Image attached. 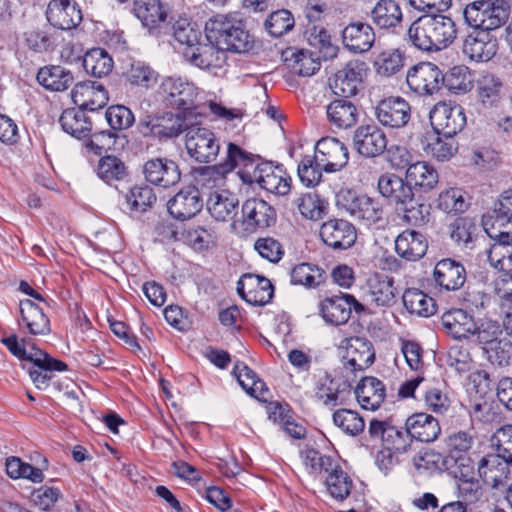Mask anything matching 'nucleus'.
I'll use <instances>...</instances> for the list:
<instances>
[{
	"label": "nucleus",
	"mask_w": 512,
	"mask_h": 512,
	"mask_svg": "<svg viewBox=\"0 0 512 512\" xmlns=\"http://www.w3.org/2000/svg\"><path fill=\"white\" fill-rule=\"evenodd\" d=\"M457 29L452 18L440 14H425L414 20L407 30L408 41L424 52L440 51L456 38Z\"/></svg>",
	"instance_id": "1"
},
{
	"label": "nucleus",
	"mask_w": 512,
	"mask_h": 512,
	"mask_svg": "<svg viewBox=\"0 0 512 512\" xmlns=\"http://www.w3.org/2000/svg\"><path fill=\"white\" fill-rule=\"evenodd\" d=\"M205 38L226 52L247 53L254 46V37L246 23L236 14H217L205 23Z\"/></svg>",
	"instance_id": "2"
},
{
	"label": "nucleus",
	"mask_w": 512,
	"mask_h": 512,
	"mask_svg": "<svg viewBox=\"0 0 512 512\" xmlns=\"http://www.w3.org/2000/svg\"><path fill=\"white\" fill-rule=\"evenodd\" d=\"M463 16L475 30L490 32L508 19V5L504 0H476L466 5Z\"/></svg>",
	"instance_id": "3"
},
{
	"label": "nucleus",
	"mask_w": 512,
	"mask_h": 512,
	"mask_svg": "<svg viewBox=\"0 0 512 512\" xmlns=\"http://www.w3.org/2000/svg\"><path fill=\"white\" fill-rule=\"evenodd\" d=\"M189 126L180 113L165 112L150 114L141 117L137 123V132L144 138H151L159 142L177 138Z\"/></svg>",
	"instance_id": "4"
},
{
	"label": "nucleus",
	"mask_w": 512,
	"mask_h": 512,
	"mask_svg": "<svg viewBox=\"0 0 512 512\" xmlns=\"http://www.w3.org/2000/svg\"><path fill=\"white\" fill-rule=\"evenodd\" d=\"M238 174L244 183H257L262 189L276 195L284 196L291 188V178L284 176L279 166L274 167L269 162L257 163L253 170L246 169Z\"/></svg>",
	"instance_id": "5"
},
{
	"label": "nucleus",
	"mask_w": 512,
	"mask_h": 512,
	"mask_svg": "<svg viewBox=\"0 0 512 512\" xmlns=\"http://www.w3.org/2000/svg\"><path fill=\"white\" fill-rule=\"evenodd\" d=\"M157 96L167 108L187 111L195 107L197 87L180 77H166L157 89Z\"/></svg>",
	"instance_id": "6"
},
{
	"label": "nucleus",
	"mask_w": 512,
	"mask_h": 512,
	"mask_svg": "<svg viewBox=\"0 0 512 512\" xmlns=\"http://www.w3.org/2000/svg\"><path fill=\"white\" fill-rule=\"evenodd\" d=\"M185 146L189 156L200 163L214 161L220 150L215 134L210 129L197 125L189 126Z\"/></svg>",
	"instance_id": "7"
},
{
	"label": "nucleus",
	"mask_w": 512,
	"mask_h": 512,
	"mask_svg": "<svg viewBox=\"0 0 512 512\" xmlns=\"http://www.w3.org/2000/svg\"><path fill=\"white\" fill-rule=\"evenodd\" d=\"M374 114L383 127L401 129L410 122L412 108L406 99L400 96H389L377 103Z\"/></svg>",
	"instance_id": "8"
},
{
	"label": "nucleus",
	"mask_w": 512,
	"mask_h": 512,
	"mask_svg": "<svg viewBox=\"0 0 512 512\" xmlns=\"http://www.w3.org/2000/svg\"><path fill=\"white\" fill-rule=\"evenodd\" d=\"M433 130L444 137H454L466 125V115L460 105L438 103L430 112Z\"/></svg>",
	"instance_id": "9"
},
{
	"label": "nucleus",
	"mask_w": 512,
	"mask_h": 512,
	"mask_svg": "<svg viewBox=\"0 0 512 512\" xmlns=\"http://www.w3.org/2000/svg\"><path fill=\"white\" fill-rule=\"evenodd\" d=\"M361 313L365 307L353 295L340 293L321 302L320 311L323 319L332 325H342L349 321L352 311Z\"/></svg>",
	"instance_id": "10"
},
{
	"label": "nucleus",
	"mask_w": 512,
	"mask_h": 512,
	"mask_svg": "<svg viewBox=\"0 0 512 512\" xmlns=\"http://www.w3.org/2000/svg\"><path fill=\"white\" fill-rule=\"evenodd\" d=\"M365 75V63L359 60L347 62L330 79V88L334 95L351 98L359 92Z\"/></svg>",
	"instance_id": "11"
},
{
	"label": "nucleus",
	"mask_w": 512,
	"mask_h": 512,
	"mask_svg": "<svg viewBox=\"0 0 512 512\" xmlns=\"http://www.w3.org/2000/svg\"><path fill=\"white\" fill-rule=\"evenodd\" d=\"M245 231L253 233L273 226L277 221L275 208L263 199L249 198L241 208Z\"/></svg>",
	"instance_id": "12"
},
{
	"label": "nucleus",
	"mask_w": 512,
	"mask_h": 512,
	"mask_svg": "<svg viewBox=\"0 0 512 512\" xmlns=\"http://www.w3.org/2000/svg\"><path fill=\"white\" fill-rule=\"evenodd\" d=\"M443 73L431 62H421L409 69L406 82L419 95H433L441 89Z\"/></svg>",
	"instance_id": "13"
},
{
	"label": "nucleus",
	"mask_w": 512,
	"mask_h": 512,
	"mask_svg": "<svg viewBox=\"0 0 512 512\" xmlns=\"http://www.w3.org/2000/svg\"><path fill=\"white\" fill-rule=\"evenodd\" d=\"M203 208V199L197 186L182 187L167 202L169 214L178 221L194 218Z\"/></svg>",
	"instance_id": "14"
},
{
	"label": "nucleus",
	"mask_w": 512,
	"mask_h": 512,
	"mask_svg": "<svg viewBox=\"0 0 512 512\" xmlns=\"http://www.w3.org/2000/svg\"><path fill=\"white\" fill-rule=\"evenodd\" d=\"M314 156L317 164L327 173L340 171L349 160L347 147L332 137L322 138L316 143Z\"/></svg>",
	"instance_id": "15"
},
{
	"label": "nucleus",
	"mask_w": 512,
	"mask_h": 512,
	"mask_svg": "<svg viewBox=\"0 0 512 512\" xmlns=\"http://www.w3.org/2000/svg\"><path fill=\"white\" fill-rule=\"evenodd\" d=\"M237 292L247 303L264 306L273 298L274 287L268 278L246 273L237 282Z\"/></svg>",
	"instance_id": "16"
},
{
	"label": "nucleus",
	"mask_w": 512,
	"mask_h": 512,
	"mask_svg": "<svg viewBox=\"0 0 512 512\" xmlns=\"http://www.w3.org/2000/svg\"><path fill=\"white\" fill-rule=\"evenodd\" d=\"M353 146L365 158L382 155L387 148V136L376 124L359 126L353 134Z\"/></svg>",
	"instance_id": "17"
},
{
	"label": "nucleus",
	"mask_w": 512,
	"mask_h": 512,
	"mask_svg": "<svg viewBox=\"0 0 512 512\" xmlns=\"http://www.w3.org/2000/svg\"><path fill=\"white\" fill-rule=\"evenodd\" d=\"M147 182L162 188H170L181 180V171L176 161L167 157L149 159L143 166Z\"/></svg>",
	"instance_id": "18"
},
{
	"label": "nucleus",
	"mask_w": 512,
	"mask_h": 512,
	"mask_svg": "<svg viewBox=\"0 0 512 512\" xmlns=\"http://www.w3.org/2000/svg\"><path fill=\"white\" fill-rule=\"evenodd\" d=\"M322 241L332 249L345 250L350 248L357 239L355 226L344 219H330L320 228Z\"/></svg>",
	"instance_id": "19"
},
{
	"label": "nucleus",
	"mask_w": 512,
	"mask_h": 512,
	"mask_svg": "<svg viewBox=\"0 0 512 512\" xmlns=\"http://www.w3.org/2000/svg\"><path fill=\"white\" fill-rule=\"evenodd\" d=\"M375 361L372 343L366 338L353 337L347 340L342 363L345 369L355 373L370 367Z\"/></svg>",
	"instance_id": "20"
},
{
	"label": "nucleus",
	"mask_w": 512,
	"mask_h": 512,
	"mask_svg": "<svg viewBox=\"0 0 512 512\" xmlns=\"http://www.w3.org/2000/svg\"><path fill=\"white\" fill-rule=\"evenodd\" d=\"M134 13L152 34H160L170 17L160 0H134Z\"/></svg>",
	"instance_id": "21"
},
{
	"label": "nucleus",
	"mask_w": 512,
	"mask_h": 512,
	"mask_svg": "<svg viewBox=\"0 0 512 512\" xmlns=\"http://www.w3.org/2000/svg\"><path fill=\"white\" fill-rule=\"evenodd\" d=\"M489 237L494 241L488 250V261L492 267L499 271L512 270V230H487Z\"/></svg>",
	"instance_id": "22"
},
{
	"label": "nucleus",
	"mask_w": 512,
	"mask_h": 512,
	"mask_svg": "<svg viewBox=\"0 0 512 512\" xmlns=\"http://www.w3.org/2000/svg\"><path fill=\"white\" fill-rule=\"evenodd\" d=\"M73 103L86 112H96L105 106L108 93L103 85L94 81H83L75 84L71 91Z\"/></svg>",
	"instance_id": "23"
},
{
	"label": "nucleus",
	"mask_w": 512,
	"mask_h": 512,
	"mask_svg": "<svg viewBox=\"0 0 512 512\" xmlns=\"http://www.w3.org/2000/svg\"><path fill=\"white\" fill-rule=\"evenodd\" d=\"M377 189L382 197L395 206V209L401 204L409 203L414 196L413 188L406 178L389 172L379 176Z\"/></svg>",
	"instance_id": "24"
},
{
	"label": "nucleus",
	"mask_w": 512,
	"mask_h": 512,
	"mask_svg": "<svg viewBox=\"0 0 512 512\" xmlns=\"http://www.w3.org/2000/svg\"><path fill=\"white\" fill-rule=\"evenodd\" d=\"M48 22L62 30H70L82 21V12L74 0H51L47 6Z\"/></svg>",
	"instance_id": "25"
},
{
	"label": "nucleus",
	"mask_w": 512,
	"mask_h": 512,
	"mask_svg": "<svg viewBox=\"0 0 512 512\" xmlns=\"http://www.w3.org/2000/svg\"><path fill=\"white\" fill-rule=\"evenodd\" d=\"M341 36L344 47L355 54L368 52L376 40L374 28L362 21H354L346 25Z\"/></svg>",
	"instance_id": "26"
},
{
	"label": "nucleus",
	"mask_w": 512,
	"mask_h": 512,
	"mask_svg": "<svg viewBox=\"0 0 512 512\" xmlns=\"http://www.w3.org/2000/svg\"><path fill=\"white\" fill-rule=\"evenodd\" d=\"M498 42L496 37L485 30H475L470 33L463 43V53L470 60L487 62L497 52Z\"/></svg>",
	"instance_id": "27"
},
{
	"label": "nucleus",
	"mask_w": 512,
	"mask_h": 512,
	"mask_svg": "<svg viewBox=\"0 0 512 512\" xmlns=\"http://www.w3.org/2000/svg\"><path fill=\"white\" fill-rule=\"evenodd\" d=\"M475 94L482 109H496L505 97L503 81L492 73H485L476 80Z\"/></svg>",
	"instance_id": "28"
},
{
	"label": "nucleus",
	"mask_w": 512,
	"mask_h": 512,
	"mask_svg": "<svg viewBox=\"0 0 512 512\" xmlns=\"http://www.w3.org/2000/svg\"><path fill=\"white\" fill-rule=\"evenodd\" d=\"M511 465L498 454H488L478 463V474L492 488L505 486L510 480Z\"/></svg>",
	"instance_id": "29"
},
{
	"label": "nucleus",
	"mask_w": 512,
	"mask_h": 512,
	"mask_svg": "<svg viewBox=\"0 0 512 512\" xmlns=\"http://www.w3.org/2000/svg\"><path fill=\"white\" fill-rule=\"evenodd\" d=\"M435 283L447 291L460 289L466 281V270L463 264L451 258L438 261L434 267Z\"/></svg>",
	"instance_id": "30"
},
{
	"label": "nucleus",
	"mask_w": 512,
	"mask_h": 512,
	"mask_svg": "<svg viewBox=\"0 0 512 512\" xmlns=\"http://www.w3.org/2000/svg\"><path fill=\"white\" fill-rule=\"evenodd\" d=\"M443 330L456 340L466 339L474 335L477 323L474 317L463 309H451L441 316Z\"/></svg>",
	"instance_id": "31"
},
{
	"label": "nucleus",
	"mask_w": 512,
	"mask_h": 512,
	"mask_svg": "<svg viewBox=\"0 0 512 512\" xmlns=\"http://www.w3.org/2000/svg\"><path fill=\"white\" fill-rule=\"evenodd\" d=\"M354 394L363 409L375 411L385 400L386 388L378 378L366 376L359 381Z\"/></svg>",
	"instance_id": "32"
},
{
	"label": "nucleus",
	"mask_w": 512,
	"mask_h": 512,
	"mask_svg": "<svg viewBox=\"0 0 512 512\" xmlns=\"http://www.w3.org/2000/svg\"><path fill=\"white\" fill-rule=\"evenodd\" d=\"M161 33L170 34L180 44L186 48H192L202 39V32L199 26L189 18L170 16Z\"/></svg>",
	"instance_id": "33"
},
{
	"label": "nucleus",
	"mask_w": 512,
	"mask_h": 512,
	"mask_svg": "<svg viewBox=\"0 0 512 512\" xmlns=\"http://www.w3.org/2000/svg\"><path fill=\"white\" fill-rule=\"evenodd\" d=\"M396 293L392 277L375 273L367 280L366 296L376 306H392L396 302Z\"/></svg>",
	"instance_id": "34"
},
{
	"label": "nucleus",
	"mask_w": 512,
	"mask_h": 512,
	"mask_svg": "<svg viewBox=\"0 0 512 512\" xmlns=\"http://www.w3.org/2000/svg\"><path fill=\"white\" fill-rule=\"evenodd\" d=\"M428 249L426 237L415 230L407 229L395 239V251L403 259L417 261L425 256Z\"/></svg>",
	"instance_id": "35"
},
{
	"label": "nucleus",
	"mask_w": 512,
	"mask_h": 512,
	"mask_svg": "<svg viewBox=\"0 0 512 512\" xmlns=\"http://www.w3.org/2000/svg\"><path fill=\"white\" fill-rule=\"evenodd\" d=\"M349 98L339 97L326 107L328 122L338 129H348L354 126L359 117L357 106Z\"/></svg>",
	"instance_id": "36"
},
{
	"label": "nucleus",
	"mask_w": 512,
	"mask_h": 512,
	"mask_svg": "<svg viewBox=\"0 0 512 512\" xmlns=\"http://www.w3.org/2000/svg\"><path fill=\"white\" fill-rule=\"evenodd\" d=\"M239 200L228 190L214 191L207 200V209L217 221L232 220L238 213Z\"/></svg>",
	"instance_id": "37"
},
{
	"label": "nucleus",
	"mask_w": 512,
	"mask_h": 512,
	"mask_svg": "<svg viewBox=\"0 0 512 512\" xmlns=\"http://www.w3.org/2000/svg\"><path fill=\"white\" fill-rule=\"evenodd\" d=\"M405 426L413 439L420 442H433L441 433L438 420L430 414L420 412L407 418Z\"/></svg>",
	"instance_id": "38"
},
{
	"label": "nucleus",
	"mask_w": 512,
	"mask_h": 512,
	"mask_svg": "<svg viewBox=\"0 0 512 512\" xmlns=\"http://www.w3.org/2000/svg\"><path fill=\"white\" fill-rule=\"evenodd\" d=\"M372 23L379 30H392L402 22L403 15L395 0H379L369 12Z\"/></svg>",
	"instance_id": "39"
},
{
	"label": "nucleus",
	"mask_w": 512,
	"mask_h": 512,
	"mask_svg": "<svg viewBox=\"0 0 512 512\" xmlns=\"http://www.w3.org/2000/svg\"><path fill=\"white\" fill-rule=\"evenodd\" d=\"M19 307L21 321L31 335H47L50 333V321L42 308L30 299L21 300Z\"/></svg>",
	"instance_id": "40"
},
{
	"label": "nucleus",
	"mask_w": 512,
	"mask_h": 512,
	"mask_svg": "<svg viewBox=\"0 0 512 512\" xmlns=\"http://www.w3.org/2000/svg\"><path fill=\"white\" fill-rule=\"evenodd\" d=\"M405 176L413 190L424 193L434 189L439 182L437 170L425 161H417L409 166Z\"/></svg>",
	"instance_id": "41"
},
{
	"label": "nucleus",
	"mask_w": 512,
	"mask_h": 512,
	"mask_svg": "<svg viewBox=\"0 0 512 512\" xmlns=\"http://www.w3.org/2000/svg\"><path fill=\"white\" fill-rule=\"evenodd\" d=\"M36 78L45 89L55 92L65 91L74 83L71 71L60 65L40 68Z\"/></svg>",
	"instance_id": "42"
},
{
	"label": "nucleus",
	"mask_w": 512,
	"mask_h": 512,
	"mask_svg": "<svg viewBox=\"0 0 512 512\" xmlns=\"http://www.w3.org/2000/svg\"><path fill=\"white\" fill-rule=\"evenodd\" d=\"M226 52L217 45L198 41L192 48H185L183 54L188 61L199 68H210L220 65V56Z\"/></svg>",
	"instance_id": "43"
},
{
	"label": "nucleus",
	"mask_w": 512,
	"mask_h": 512,
	"mask_svg": "<svg viewBox=\"0 0 512 512\" xmlns=\"http://www.w3.org/2000/svg\"><path fill=\"white\" fill-rule=\"evenodd\" d=\"M59 123L66 133L78 139L89 136L92 131L91 118L86 111L79 108L64 110L59 118Z\"/></svg>",
	"instance_id": "44"
},
{
	"label": "nucleus",
	"mask_w": 512,
	"mask_h": 512,
	"mask_svg": "<svg viewBox=\"0 0 512 512\" xmlns=\"http://www.w3.org/2000/svg\"><path fill=\"white\" fill-rule=\"evenodd\" d=\"M283 55L293 73L299 76H312L321 67L319 57H314L313 53L309 51L289 48Z\"/></svg>",
	"instance_id": "45"
},
{
	"label": "nucleus",
	"mask_w": 512,
	"mask_h": 512,
	"mask_svg": "<svg viewBox=\"0 0 512 512\" xmlns=\"http://www.w3.org/2000/svg\"><path fill=\"white\" fill-rule=\"evenodd\" d=\"M349 388L348 381L337 383L330 373L325 372L316 384L315 396L324 405L334 407L343 403V401H339L340 395Z\"/></svg>",
	"instance_id": "46"
},
{
	"label": "nucleus",
	"mask_w": 512,
	"mask_h": 512,
	"mask_svg": "<svg viewBox=\"0 0 512 512\" xmlns=\"http://www.w3.org/2000/svg\"><path fill=\"white\" fill-rule=\"evenodd\" d=\"M82 64L87 74L102 78L112 71L114 61L105 49L95 47L84 54Z\"/></svg>",
	"instance_id": "47"
},
{
	"label": "nucleus",
	"mask_w": 512,
	"mask_h": 512,
	"mask_svg": "<svg viewBox=\"0 0 512 512\" xmlns=\"http://www.w3.org/2000/svg\"><path fill=\"white\" fill-rule=\"evenodd\" d=\"M291 284L314 289L326 280L325 271L316 264L303 262L295 265L290 272Z\"/></svg>",
	"instance_id": "48"
},
{
	"label": "nucleus",
	"mask_w": 512,
	"mask_h": 512,
	"mask_svg": "<svg viewBox=\"0 0 512 512\" xmlns=\"http://www.w3.org/2000/svg\"><path fill=\"white\" fill-rule=\"evenodd\" d=\"M404 307L411 314L429 317L436 312L435 300L417 288H408L402 296Z\"/></svg>",
	"instance_id": "49"
},
{
	"label": "nucleus",
	"mask_w": 512,
	"mask_h": 512,
	"mask_svg": "<svg viewBox=\"0 0 512 512\" xmlns=\"http://www.w3.org/2000/svg\"><path fill=\"white\" fill-rule=\"evenodd\" d=\"M425 153L437 161H448L458 151V143L454 137H444L434 131L427 139Z\"/></svg>",
	"instance_id": "50"
},
{
	"label": "nucleus",
	"mask_w": 512,
	"mask_h": 512,
	"mask_svg": "<svg viewBox=\"0 0 512 512\" xmlns=\"http://www.w3.org/2000/svg\"><path fill=\"white\" fill-rule=\"evenodd\" d=\"M396 211L401 215V219L407 225L422 227L429 222L430 206L420 198L412 197L407 204H401Z\"/></svg>",
	"instance_id": "51"
},
{
	"label": "nucleus",
	"mask_w": 512,
	"mask_h": 512,
	"mask_svg": "<svg viewBox=\"0 0 512 512\" xmlns=\"http://www.w3.org/2000/svg\"><path fill=\"white\" fill-rule=\"evenodd\" d=\"M446 87L454 94H464L473 88V78L470 69L464 65H457L443 74L441 87Z\"/></svg>",
	"instance_id": "52"
},
{
	"label": "nucleus",
	"mask_w": 512,
	"mask_h": 512,
	"mask_svg": "<svg viewBox=\"0 0 512 512\" xmlns=\"http://www.w3.org/2000/svg\"><path fill=\"white\" fill-rule=\"evenodd\" d=\"M96 174L102 181L112 185L114 182L123 181L128 176V171L120 158L106 155L99 159Z\"/></svg>",
	"instance_id": "53"
},
{
	"label": "nucleus",
	"mask_w": 512,
	"mask_h": 512,
	"mask_svg": "<svg viewBox=\"0 0 512 512\" xmlns=\"http://www.w3.org/2000/svg\"><path fill=\"white\" fill-rule=\"evenodd\" d=\"M258 160H260L259 156L243 150L237 144L229 143L226 160L221 163L222 171L229 173L238 166H243L240 171L246 169L253 170L255 162Z\"/></svg>",
	"instance_id": "54"
},
{
	"label": "nucleus",
	"mask_w": 512,
	"mask_h": 512,
	"mask_svg": "<svg viewBox=\"0 0 512 512\" xmlns=\"http://www.w3.org/2000/svg\"><path fill=\"white\" fill-rule=\"evenodd\" d=\"M490 218L492 230L503 228L512 230V189L504 191L495 202Z\"/></svg>",
	"instance_id": "55"
},
{
	"label": "nucleus",
	"mask_w": 512,
	"mask_h": 512,
	"mask_svg": "<svg viewBox=\"0 0 512 512\" xmlns=\"http://www.w3.org/2000/svg\"><path fill=\"white\" fill-rule=\"evenodd\" d=\"M127 81L132 85L149 89L158 80V73L148 64L141 61H134L125 73Z\"/></svg>",
	"instance_id": "56"
},
{
	"label": "nucleus",
	"mask_w": 512,
	"mask_h": 512,
	"mask_svg": "<svg viewBox=\"0 0 512 512\" xmlns=\"http://www.w3.org/2000/svg\"><path fill=\"white\" fill-rule=\"evenodd\" d=\"M404 65L403 54L397 49H389L381 52L374 61L377 74L389 77L398 73Z\"/></svg>",
	"instance_id": "57"
},
{
	"label": "nucleus",
	"mask_w": 512,
	"mask_h": 512,
	"mask_svg": "<svg viewBox=\"0 0 512 512\" xmlns=\"http://www.w3.org/2000/svg\"><path fill=\"white\" fill-rule=\"evenodd\" d=\"M383 206L374 198L363 194L360 197L359 203L354 210L352 217L356 220L366 221L369 224H374L383 219Z\"/></svg>",
	"instance_id": "58"
},
{
	"label": "nucleus",
	"mask_w": 512,
	"mask_h": 512,
	"mask_svg": "<svg viewBox=\"0 0 512 512\" xmlns=\"http://www.w3.org/2000/svg\"><path fill=\"white\" fill-rule=\"evenodd\" d=\"M294 25V17L287 9L273 11L264 23L265 29L273 37H281L287 34L294 28Z\"/></svg>",
	"instance_id": "59"
},
{
	"label": "nucleus",
	"mask_w": 512,
	"mask_h": 512,
	"mask_svg": "<svg viewBox=\"0 0 512 512\" xmlns=\"http://www.w3.org/2000/svg\"><path fill=\"white\" fill-rule=\"evenodd\" d=\"M334 424L348 435L356 436L364 431L365 421L355 411L339 409L333 413Z\"/></svg>",
	"instance_id": "60"
},
{
	"label": "nucleus",
	"mask_w": 512,
	"mask_h": 512,
	"mask_svg": "<svg viewBox=\"0 0 512 512\" xmlns=\"http://www.w3.org/2000/svg\"><path fill=\"white\" fill-rule=\"evenodd\" d=\"M105 118L114 132L127 130L135 123L132 110L124 105H111L105 111Z\"/></svg>",
	"instance_id": "61"
},
{
	"label": "nucleus",
	"mask_w": 512,
	"mask_h": 512,
	"mask_svg": "<svg viewBox=\"0 0 512 512\" xmlns=\"http://www.w3.org/2000/svg\"><path fill=\"white\" fill-rule=\"evenodd\" d=\"M127 204L136 212H145L156 202V195L148 185L134 186L126 195Z\"/></svg>",
	"instance_id": "62"
},
{
	"label": "nucleus",
	"mask_w": 512,
	"mask_h": 512,
	"mask_svg": "<svg viewBox=\"0 0 512 512\" xmlns=\"http://www.w3.org/2000/svg\"><path fill=\"white\" fill-rule=\"evenodd\" d=\"M322 166L317 164L314 155H305L297 167V173L300 181L306 187H315L322 179Z\"/></svg>",
	"instance_id": "63"
},
{
	"label": "nucleus",
	"mask_w": 512,
	"mask_h": 512,
	"mask_svg": "<svg viewBox=\"0 0 512 512\" xmlns=\"http://www.w3.org/2000/svg\"><path fill=\"white\" fill-rule=\"evenodd\" d=\"M326 485L330 495L338 501H344L351 493L353 482L343 470H334L326 478Z\"/></svg>",
	"instance_id": "64"
}]
</instances>
